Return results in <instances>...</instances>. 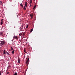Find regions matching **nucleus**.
I'll list each match as a JSON object with an SVG mask.
<instances>
[{"label": "nucleus", "instance_id": "nucleus-19", "mask_svg": "<svg viewBox=\"0 0 75 75\" xmlns=\"http://www.w3.org/2000/svg\"><path fill=\"white\" fill-rule=\"evenodd\" d=\"M36 7V6L35 5V6H34L33 9H34L35 8V7Z\"/></svg>", "mask_w": 75, "mask_h": 75}, {"label": "nucleus", "instance_id": "nucleus-1", "mask_svg": "<svg viewBox=\"0 0 75 75\" xmlns=\"http://www.w3.org/2000/svg\"><path fill=\"white\" fill-rule=\"evenodd\" d=\"M6 41L4 40L1 41V42H0V47H1V46L2 45H5V44H6Z\"/></svg>", "mask_w": 75, "mask_h": 75}, {"label": "nucleus", "instance_id": "nucleus-25", "mask_svg": "<svg viewBox=\"0 0 75 75\" xmlns=\"http://www.w3.org/2000/svg\"><path fill=\"white\" fill-rule=\"evenodd\" d=\"M0 75H1V71H0Z\"/></svg>", "mask_w": 75, "mask_h": 75}, {"label": "nucleus", "instance_id": "nucleus-20", "mask_svg": "<svg viewBox=\"0 0 75 75\" xmlns=\"http://www.w3.org/2000/svg\"><path fill=\"white\" fill-rule=\"evenodd\" d=\"M1 25H2V24H3V22H1Z\"/></svg>", "mask_w": 75, "mask_h": 75}, {"label": "nucleus", "instance_id": "nucleus-26", "mask_svg": "<svg viewBox=\"0 0 75 75\" xmlns=\"http://www.w3.org/2000/svg\"><path fill=\"white\" fill-rule=\"evenodd\" d=\"M21 35H22V34L21 33Z\"/></svg>", "mask_w": 75, "mask_h": 75}, {"label": "nucleus", "instance_id": "nucleus-21", "mask_svg": "<svg viewBox=\"0 0 75 75\" xmlns=\"http://www.w3.org/2000/svg\"><path fill=\"white\" fill-rule=\"evenodd\" d=\"M24 52L25 53H26V50H25L24 49Z\"/></svg>", "mask_w": 75, "mask_h": 75}, {"label": "nucleus", "instance_id": "nucleus-11", "mask_svg": "<svg viewBox=\"0 0 75 75\" xmlns=\"http://www.w3.org/2000/svg\"><path fill=\"white\" fill-rule=\"evenodd\" d=\"M14 50H13L12 52V54H14Z\"/></svg>", "mask_w": 75, "mask_h": 75}, {"label": "nucleus", "instance_id": "nucleus-16", "mask_svg": "<svg viewBox=\"0 0 75 75\" xmlns=\"http://www.w3.org/2000/svg\"><path fill=\"white\" fill-rule=\"evenodd\" d=\"M11 51H13V47H12L11 46Z\"/></svg>", "mask_w": 75, "mask_h": 75}, {"label": "nucleus", "instance_id": "nucleus-15", "mask_svg": "<svg viewBox=\"0 0 75 75\" xmlns=\"http://www.w3.org/2000/svg\"><path fill=\"white\" fill-rule=\"evenodd\" d=\"M14 75H17V72H15V74H14Z\"/></svg>", "mask_w": 75, "mask_h": 75}, {"label": "nucleus", "instance_id": "nucleus-29", "mask_svg": "<svg viewBox=\"0 0 75 75\" xmlns=\"http://www.w3.org/2000/svg\"><path fill=\"white\" fill-rule=\"evenodd\" d=\"M8 73H7V74H8Z\"/></svg>", "mask_w": 75, "mask_h": 75}, {"label": "nucleus", "instance_id": "nucleus-28", "mask_svg": "<svg viewBox=\"0 0 75 75\" xmlns=\"http://www.w3.org/2000/svg\"><path fill=\"white\" fill-rule=\"evenodd\" d=\"M19 35L20 36H21V35H20V34H19Z\"/></svg>", "mask_w": 75, "mask_h": 75}, {"label": "nucleus", "instance_id": "nucleus-22", "mask_svg": "<svg viewBox=\"0 0 75 75\" xmlns=\"http://www.w3.org/2000/svg\"><path fill=\"white\" fill-rule=\"evenodd\" d=\"M8 68H11V66L10 65H9L8 66Z\"/></svg>", "mask_w": 75, "mask_h": 75}, {"label": "nucleus", "instance_id": "nucleus-23", "mask_svg": "<svg viewBox=\"0 0 75 75\" xmlns=\"http://www.w3.org/2000/svg\"><path fill=\"white\" fill-rule=\"evenodd\" d=\"M8 67H7V71H8Z\"/></svg>", "mask_w": 75, "mask_h": 75}, {"label": "nucleus", "instance_id": "nucleus-18", "mask_svg": "<svg viewBox=\"0 0 75 75\" xmlns=\"http://www.w3.org/2000/svg\"><path fill=\"white\" fill-rule=\"evenodd\" d=\"M28 24L26 27V28H28Z\"/></svg>", "mask_w": 75, "mask_h": 75}, {"label": "nucleus", "instance_id": "nucleus-14", "mask_svg": "<svg viewBox=\"0 0 75 75\" xmlns=\"http://www.w3.org/2000/svg\"><path fill=\"white\" fill-rule=\"evenodd\" d=\"M23 8L25 10H26V8H25V6H24Z\"/></svg>", "mask_w": 75, "mask_h": 75}, {"label": "nucleus", "instance_id": "nucleus-2", "mask_svg": "<svg viewBox=\"0 0 75 75\" xmlns=\"http://www.w3.org/2000/svg\"><path fill=\"white\" fill-rule=\"evenodd\" d=\"M29 64V58H28L25 64L26 65H28Z\"/></svg>", "mask_w": 75, "mask_h": 75}, {"label": "nucleus", "instance_id": "nucleus-5", "mask_svg": "<svg viewBox=\"0 0 75 75\" xmlns=\"http://www.w3.org/2000/svg\"><path fill=\"white\" fill-rule=\"evenodd\" d=\"M13 38H14L15 39H16V40H17V39H18V38H17V36H14L13 37Z\"/></svg>", "mask_w": 75, "mask_h": 75}, {"label": "nucleus", "instance_id": "nucleus-17", "mask_svg": "<svg viewBox=\"0 0 75 75\" xmlns=\"http://www.w3.org/2000/svg\"><path fill=\"white\" fill-rule=\"evenodd\" d=\"M33 31V29H32L30 31V33H32V31Z\"/></svg>", "mask_w": 75, "mask_h": 75}, {"label": "nucleus", "instance_id": "nucleus-24", "mask_svg": "<svg viewBox=\"0 0 75 75\" xmlns=\"http://www.w3.org/2000/svg\"><path fill=\"white\" fill-rule=\"evenodd\" d=\"M23 35L24 36L25 35V34H24V33H23Z\"/></svg>", "mask_w": 75, "mask_h": 75}, {"label": "nucleus", "instance_id": "nucleus-8", "mask_svg": "<svg viewBox=\"0 0 75 75\" xmlns=\"http://www.w3.org/2000/svg\"><path fill=\"white\" fill-rule=\"evenodd\" d=\"M3 32H0V35H3Z\"/></svg>", "mask_w": 75, "mask_h": 75}, {"label": "nucleus", "instance_id": "nucleus-3", "mask_svg": "<svg viewBox=\"0 0 75 75\" xmlns=\"http://www.w3.org/2000/svg\"><path fill=\"white\" fill-rule=\"evenodd\" d=\"M18 63H20V59L19 58L18 59Z\"/></svg>", "mask_w": 75, "mask_h": 75}, {"label": "nucleus", "instance_id": "nucleus-27", "mask_svg": "<svg viewBox=\"0 0 75 75\" xmlns=\"http://www.w3.org/2000/svg\"><path fill=\"white\" fill-rule=\"evenodd\" d=\"M14 28H16V26H14Z\"/></svg>", "mask_w": 75, "mask_h": 75}, {"label": "nucleus", "instance_id": "nucleus-4", "mask_svg": "<svg viewBox=\"0 0 75 75\" xmlns=\"http://www.w3.org/2000/svg\"><path fill=\"white\" fill-rule=\"evenodd\" d=\"M30 7H31V3H32V0H30Z\"/></svg>", "mask_w": 75, "mask_h": 75}, {"label": "nucleus", "instance_id": "nucleus-9", "mask_svg": "<svg viewBox=\"0 0 75 75\" xmlns=\"http://www.w3.org/2000/svg\"><path fill=\"white\" fill-rule=\"evenodd\" d=\"M20 5L21 6L22 8L23 7V4H22V3L20 4Z\"/></svg>", "mask_w": 75, "mask_h": 75}, {"label": "nucleus", "instance_id": "nucleus-7", "mask_svg": "<svg viewBox=\"0 0 75 75\" xmlns=\"http://www.w3.org/2000/svg\"><path fill=\"white\" fill-rule=\"evenodd\" d=\"M3 54L5 55V54H6V50H4V51H3Z\"/></svg>", "mask_w": 75, "mask_h": 75}, {"label": "nucleus", "instance_id": "nucleus-6", "mask_svg": "<svg viewBox=\"0 0 75 75\" xmlns=\"http://www.w3.org/2000/svg\"><path fill=\"white\" fill-rule=\"evenodd\" d=\"M28 4V3L27 2H25V7H27V5Z\"/></svg>", "mask_w": 75, "mask_h": 75}, {"label": "nucleus", "instance_id": "nucleus-10", "mask_svg": "<svg viewBox=\"0 0 75 75\" xmlns=\"http://www.w3.org/2000/svg\"><path fill=\"white\" fill-rule=\"evenodd\" d=\"M6 54H7V55H10V54L8 53V52H6Z\"/></svg>", "mask_w": 75, "mask_h": 75}, {"label": "nucleus", "instance_id": "nucleus-13", "mask_svg": "<svg viewBox=\"0 0 75 75\" xmlns=\"http://www.w3.org/2000/svg\"><path fill=\"white\" fill-rule=\"evenodd\" d=\"M30 16L32 18H33V15L31 14L30 15Z\"/></svg>", "mask_w": 75, "mask_h": 75}, {"label": "nucleus", "instance_id": "nucleus-12", "mask_svg": "<svg viewBox=\"0 0 75 75\" xmlns=\"http://www.w3.org/2000/svg\"><path fill=\"white\" fill-rule=\"evenodd\" d=\"M0 5H2V1H0Z\"/></svg>", "mask_w": 75, "mask_h": 75}]
</instances>
